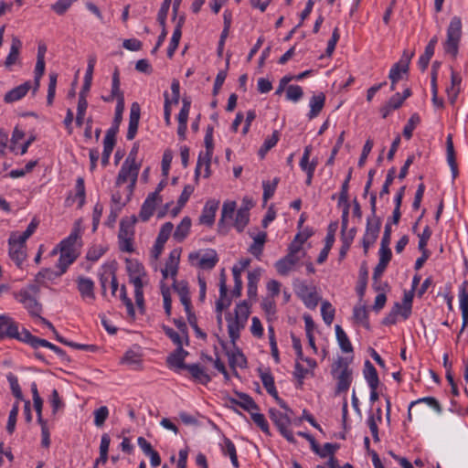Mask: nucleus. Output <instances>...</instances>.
Wrapping results in <instances>:
<instances>
[{"mask_svg":"<svg viewBox=\"0 0 468 468\" xmlns=\"http://www.w3.org/2000/svg\"><path fill=\"white\" fill-rule=\"evenodd\" d=\"M468 282L464 281L460 287L459 298H460V308L462 310L463 316V327L461 329L462 333L465 326L468 325Z\"/></svg>","mask_w":468,"mask_h":468,"instance_id":"nucleus-14","label":"nucleus"},{"mask_svg":"<svg viewBox=\"0 0 468 468\" xmlns=\"http://www.w3.org/2000/svg\"><path fill=\"white\" fill-rule=\"evenodd\" d=\"M109 416V410L106 406H101L94 411V424L101 427Z\"/></svg>","mask_w":468,"mask_h":468,"instance_id":"nucleus-50","label":"nucleus"},{"mask_svg":"<svg viewBox=\"0 0 468 468\" xmlns=\"http://www.w3.org/2000/svg\"><path fill=\"white\" fill-rule=\"evenodd\" d=\"M297 434L303 438H305L307 440V442H310L311 448L314 452H315L322 458L326 457V453H324L322 451V449L320 448V446L318 445V443L316 442V441L311 434H309L307 432H303V431H299Z\"/></svg>","mask_w":468,"mask_h":468,"instance_id":"nucleus-49","label":"nucleus"},{"mask_svg":"<svg viewBox=\"0 0 468 468\" xmlns=\"http://www.w3.org/2000/svg\"><path fill=\"white\" fill-rule=\"evenodd\" d=\"M250 307L246 301L239 303L235 308V318L241 322L247 323L250 316Z\"/></svg>","mask_w":468,"mask_h":468,"instance_id":"nucleus-45","label":"nucleus"},{"mask_svg":"<svg viewBox=\"0 0 468 468\" xmlns=\"http://www.w3.org/2000/svg\"><path fill=\"white\" fill-rule=\"evenodd\" d=\"M127 264V271L129 274L130 282L136 286L137 281H139L140 283L143 282V277L146 275L144 267L138 262L137 261H126Z\"/></svg>","mask_w":468,"mask_h":468,"instance_id":"nucleus-10","label":"nucleus"},{"mask_svg":"<svg viewBox=\"0 0 468 468\" xmlns=\"http://www.w3.org/2000/svg\"><path fill=\"white\" fill-rule=\"evenodd\" d=\"M354 319L361 323L366 328H369L367 311L365 306H356L354 308Z\"/></svg>","mask_w":468,"mask_h":468,"instance_id":"nucleus-42","label":"nucleus"},{"mask_svg":"<svg viewBox=\"0 0 468 468\" xmlns=\"http://www.w3.org/2000/svg\"><path fill=\"white\" fill-rule=\"evenodd\" d=\"M310 237V234H306V236L301 240H292L288 248V254L296 256L300 259H302L305 252L303 250V244L305 242V240Z\"/></svg>","mask_w":468,"mask_h":468,"instance_id":"nucleus-35","label":"nucleus"},{"mask_svg":"<svg viewBox=\"0 0 468 468\" xmlns=\"http://www.w3.org/2000/svg\"><path fill=\"white\" fill-rule=\"evenodd\" d=\"M116 144V133L106 132V135L103 140V152L112 154Z\"/></svg>","mask_w":468,"mask_h":468,"instance_id":"nucleus-62","label":"nucleus"},{"mask_svg":"<svg viewBox=\"0 0 468 468\" xmlns=\"http://www.w3.org/2000/svg\"><path fill=\"white\" fill-rule=\"evenodd\" d=\"M155 194H150L141 207L139 217L143 221H147L154 214L156 205Z\"/></svg>","mask_w":468,"mask_h":468,"instance_id":"nucleus-22","label":"nucleus"},{"mask_svg":"<svg viewBox=\"0 0 468 468\" xmlns=\"http://www.w3.org/2000/svg\"><path fill=\"white\" fill-rule=\"evenodd\" d=\"M236 395L239 399V406L244 410L250 413H251L252 410H259V406L250 395L242 392H236Z\"/></svg>","mask_w":468,"mask_h":468,"instance_id":"nucleus-34","label":"nucleus"},{"mask_svg":"<svg viewBox=\"0 0 468 468\" xmlns=\"http://www.w3.org/2000/svg\"><path fill=\"white\" fill-rule=\"evenodd\" d=\"M303 96L302 87L299 85H289L286 89V99L292 101H298Z\"/></svg>","mask_w":468,"mask_h":468,"instance_id":"nucleus-44","label":"nucleus"},{"mask_svg":"<svg viewBox=\"0 0 468 468\" xmlns=\"http://www.w3.org/2000/svg\"><path fill=\"white\" fill-rule=\"evenodd\" d=\"M80 238V224L75 223V227L70 235L60 241L58 244L59 251L77 253L74 248L77 239Z\"/></svg>","mask_w":468,"mask_h":468,"instance_id":"nucleus-15","label":"nucleus"},{"mask_svg":"<svg viewBox=\"0 0 468 468\" xmlns=\"http://www.w3.org/2000/svg\"><path fill=\"white\" fill-rule=\"evenodd\" d=\"M181 36H182V33H179L178 31H174L173 32V35H172V37H171V40H170V44H169V47L167 48V57L169 58H173L176 50L177 49L178 45H179V41H180V38H181Z\"/></svg>","mask_w":468,"mask_h":468,"instance_id":"nucleus-61","label":"nucleus"},{"mask_svg":"<svg viewBox=\"0 0 468 468\" xmlns=\"http://www.w3.org/2000/svg\"><path fill=\"white\" fill-rule=\"evenodd\" d=\"M260 378L261 379V382L263 384V387L266 388V390H269L275 387L274 384V378L271 375L270 369L263 371L261 368H259Z\"/></svg>","mask_w":468,"mask_h":468,"instance_id":"nucleus-54","label":"nucleus"},{"mask_svg":"<svg viewBox=\"0 0 468 468\" xmlns=\"http://www.w3.org/2000/svg\"><path fill=\"white\" fill-rule=\"evenodd\" d=\"M30 88H31L30 82L26 81L23 84L12 89L7 93H5L4 101L6 103H11V102L16 101L22 99L23 97H25L27 95V93L28 92V90H30Z\"/></svg>","mask_w":468,"mask_h":468,"instance_id":"nucleus-19","label":"nucleus"},{"mask_svg":"<svg viewBox=\"0 0 468 468\" xmlns=\"http://www.w3.org/2000/svg\"><path fill=\"white\" fill-rule=\"evenodd\" d=\"M421 402H426L428 405L433 407L438 412L441 411V407L440 403L438 402V400L435 398L426 397V398H423V399H418L416 401L411 402L410 407H409L408 420L410 421H411V420H412V416H411V409H412V407L415 406L416 404H419V403H421Z\"/></svg>","mask_w":468,"mask_h":468,"instance_id":"nucleus-38","label":"nucleus"},{"mask_svg":"<svg viewBox=\"0 0 468 468\" xmlns=\"http://www.w3.org/2000/svg\"><path fill=\"white\" fill-rule=\"evenodd\" d=\"M250 417L257 426L266 434H270L269 424L263 414L251 411Z\"/></svg>","mask_w":468,"mask_h":468,"instance_id":"nucleus-47","label":"nucleus"},{"mask_svg":"<svg viewBox=\"0 0 468 468\" xmlns=\"http://www.w3.org/2000/svg\"><path fill=\"white\" fill-rule=\"evenodd\" d=\"M364 376L370 389H377L379 385V378L375 367L369 360L365 362Z\"/></svg>","mask_w":468,"mask_h":468,"instance_id":"nucleus-24","label":"nucleus"},{"mask_svg":"<svg viewBox=\"0 0 468 468\" xmlns=\"http://www.w3.org/2000/svg\"><path fill=\"white\" fill-rule=\"evenodd\" d=\"M139 169H140V165L126 163L124 161V163L122 164V166L118 174L116 185L120 186L122 184L126 183L128 181V179H130L131 185L129 186V187L132 191L136 183Z\"/></svg>","mask_w":468,"mask_h":468,"instance_id":"nucleus-5","label":"nucleus"},{"mask_svg":"<svg viewBox=\"0 0 468 468\" xmlns=\"http://www.w3.org/2000/svg\"><path fill=\"white\" fill-rule=\"evenodd\" d=\"M228 320V333L231 343L234 347H236V341L239 338V332L246 325V323L238 320L237 318H232L230 314L227 316Z\"/></svg>","mask_w":468,"mask_h":468,"instance_id":"nucleus-16","label":"nucleus"},{"mask_svg":"<svg viewBox=\"0 0 468 468\" xmlns=\"http://www.w3.org/2000/svg\"><path fill=\"white\" fill-rule=\"evenodd\" d=\"M49 402L52 407V413L56 414L57 411L64 407V403L59 398V394L57 389H53L50 395Z\"/></svg>","mask_w":468,"mask_h":468,"instance_id":"nucleus-63","label":"nucleus"},{"mask_svg":"<svg viewBox=\"0 0 468 468\" xmlns=\"http://www.w3.org/2000/svg\"><path fill=\"white\" fill-rule=\"evenodd\" d=\"M250 207H241L236 213V218L234 220V227L237 229L239 232L243 231L244 228L247 226L250 220Z\"/></svg>","mask_w":468,"mask_h":468,"instance_id":"nucleus-28","label":"nucleus"},{"mask_svg":"<svg viewBox=\"0 0 468 468\" xmlns=\"http://www.w3.org/2000/svg\"><path fill=\"white\" fill-rule=\"evenodd\" d=\"M172 0H164L157 15V21L162 27H165V20Z\"/></svg>","mask_w":468,"mask_h":468,"instance_id":"nucleus-56","label":"nucleus"},{"mask_svg":"<svg viewBox=\"0 0 468 468\" xmlns=\"http://www.w3.org/2000/svg\"><path fill=\"white\" fill-rule=\"evenodd\" d=\"M16 299L21 303L32 316H37L40 320V312L42 305L27 291L21 290L15 294Z\"/></svg>","mask_w":468,"mask_h":468,"instance_id":"nucleus-6","label":"nucleus"},{"mask_svg":"<svg viewBox=\"0 0 468 468\" xmlns=\"http://www.w3.org/2000/svg\"><path fill=\"white\" fill-rule=\"evenodd\" d=\"M462 36V22L457 16H454L447 29V40L444 44L445 52L450 53L455 58L458 54L459 42Z\"/></svg>","mask_w":468,"mask_h":468,"instance_id":"nucleus-2","label":"nucleus"},{"mask_svg":"<svg viewBox=\"0 0 468 468\" xmlns=\"http://www.w3.org/2000/svg\"><path fill=\"white\" fill-rule=\"evenodd\" d=\"M16 323L6 315H0V339L5 336H16Z\"/></svg>","mask_w":468,"mask_h":468,"instance_id":"nucleus-20","label":"nucleus"},{"mask_svg":"<svg viewBox=\"0 0 468 468\" xmlns=\"http://www.w3.org/2000/svg\"><path fill=\"white\" fill-rule=\"evenodd\" d=\"M7 380H8V382L10 384L12 394L17 399H23L22 390H21L20 386L18 384L17 378L16 376H14L13 374H9L7 376Z\"/></svg>","mask_w":468,"mask_h":468,"instance_id":"nucleus-58","label":"nucleus"},{"mask_svg":"<svg viewBox=\"0 0 468 468\" xmlns=\"http://www.w3.org/2000/svg\"><path fill=\"white\" fill-rule=\"evenodd\" d=\"M446 153H447V162L451 167L453 179L458 176V166L455 157V151L452 142V135L450 133L447 136L446 140Z\"/></svg>","mask_w":468,"mask_h":468,"instance_id":"nucleus-21","label":"nucleus"},{"mask_svg":"<svg viewBox=\"0 0 468 468\" xmlns=\"http://www.w3.org/2000/svg\"><path fill=\"white\" fill-rule=\"evenodd\" d=\"M140 120V106L137 102H133L131 106L130 118H129V126L127 131V139L133 140L138 130Z\"/></svg>","mask_w":468,"mask_h":468,"instance_id":"nucleus-12","label":"nucleus"},{"mask_svg":"<svg viewBox=\"0 0 468 468\" xmlns=\"http://www.w3.org/2000/svg\"><path fill=\"white\" fill-rule=\"evenodd\" d=\"M9 256L16 262L17 267H21L23 261L27 258L26 248L21 245L14 244L13 242H9Z\"/></svg>","mask_w":468,"mask_h":468,"instance_id":"nucleus-25","label":"nucleus"},{"mask_svg":"<svg viewBox=\"0 0 468 468\" xmlns=\"http://www.w3.org/2000/svg\"><path fill=\"white\" fill-rule=\"evenodd\" d=\"M141 361V356L133 350H128L122 358V363L131 365H140Z\"/></svg>","mask_w":468,"mask_h":468,"instance_id":"nucleus-64","label":"nucleus"},{"mask_svg":"<svg viewBox=\"0 0 468 468\" xmlns=\"http://www.w3.org/2000/svg\"><path fill=\"white\" fill-rule=\"evenodd\" d=\"M124 111V105L117 104L115 109V115L112 121V127L107 131L112 133H118L119 127L122 120V112Z\"/></svg>","mask_w":468,"mask_h":468,"instance_id":"nucleus-43","label":"nucleus"},{"mask_svg":"<svg viewBox=\"0 0 468 468\" xmlns=\"http://www.w3.org/2000/svg\"><path fill=\"white\" fill-rule=\"evenodd\" d=\"M191 228V218L189 217H185L179 225H177L175 232L174 239L178 242H182L189 233Z\"/></svg>","mask_w":468,"mask_h":468,"instance_id":"nucleus-27","label":"nucleus"},{"mask_svg":"<svg viewBox=\"0 0 468 468\" xmlns=\"http://www.w3.org/2000/svg\"><path fill=\"white\" fill-rule=\"evenodd\" d=\"M18 410H19V405H18V402H16L13 405V407L9 412V416H8L6 431L9 434H12L16 429V418L18 415Z\"/></svg>","mask_w":468,"mask_h":468,"instance_id":"nucleus-46","label":"nucleus"},{"mask_svg":"<svg viewBox=\"0 0 468 468\" xmlns=\"http://www.w3.org/2000/svg\"><path fill=\"white\" fill-rule=\"evenodd\" d=\"M57 77L58 76L56 73L49 74V83H48V96H47L48 105H51L53 103V101L55 98Z\"/></svg>","mask_w":468,"mask_h":468,"instance_id":"nucleus-55","label":"nucleus"},{"mask_svg":"<svg viewBox=\"0 0 468 468\" xmlns=\"http://www.w3.org/2000/svg\"><path fill=\"white\" fill-rule=\"evenodd\" d=\"M77 288L83 299H95L94 282L91 279L79 276L76 280Z\"/></svg>","mask_w":468,"mask_h":468,"instance_id":"nucleus-11","label":"nucleus"},{"mask_svg":"<svg viewBox=\"0 0 468 468\" xmlns=\"http://www.w3.org/2000/svg\"><path fill=\"white\" fill-rule=\"evenodd\" d=\"M420 122V118L418 113H413L409 119L407 124L403 129V135L410 140L412 137V133L415 127Z\"/></svg>","mask_w":468,"mask_h":468,"instance_id":"nucleus-41","label":"nucleus"},{"mask_svg":"<svg viewBox=\"0 0 468 468\" xmlns=\"http://www.w3.org/2000/svg\"><path fill=\"white\" fill-rule=\"evenodd\" d=\"M182 102H183V106H182L180 112L177 116V120H178V123H186V124L191 102L187 98H184Z\"/></svg>","mask_w":468,"mask_h":468,"instance_id":"nucleus-59","label":"nucleus"},{"mask_svg":"<svg viewBox=\"0 0 468 468\" xmlns=\"http://www.w3.org/2000/svg\"><path fill=\"white\" fill-rule=\"evenodd\" d=\"M136 286H134V298L137 307L140 309L141 313L144 311V283H140L139 281L136 282Z\"/></svg>","mask_w":468,"mask_h":468,"instance_id":"nucleus-53","label":"nucleus"},{"mask_svg":"<svg viewBox=\"0 0 468 468\" xmlns=\"http://www.w3.org/2000/svg\"><path fill=\"white\" fill-rule=\"evenodd\" d=\"M335 335H336V339L338 341L341 350L345 353L353 352V346H352L346 334L345 333V331L339 324L335 325Z\"/></svg>","mask_w":468,"mask_h":468,"instance_id":"nucleus-33","label":"nucleus"},{"mask_svg":"<svg viewBox=\"0 0 468 468\" xmlns=\"http://www.w3.org/2000/svg\"><path fill=\"white\" fill-rule=\"evenodd\" d=\"M395 174H396L395 167H392L388 171L385 183H384L382 189L379 193L380 197H382L385 195H388L389 193V186L392 185V183L395 179Z\"/></svg>","mask_w":468,"mask_h":468,"instance_id":"nucleus-60","label":"nucleus"},{"mask_svg":"<svg viewBox=\"0 0 468 468\" xmlns=\"http://www.w3.org/2000/svg\"><path fill=\"white\" fill-rule=\"evenodd\" d=\"M21 46H22L21 41L16 37H14L12 38L10 52L5 61V66L6 68H10L12 65L16 64V61L18 60Z\"/></svg>","mask_w":468,"mask_h":468,"instance_id":"nucleus-26","label":"nucleus"},{"mask_svg":"<svg viewBox=\"0 0 468 468\" xmlns=\"http://www.w3.org/2000/svg\"><path fill=\"white\" fill-rule=\"evenodd\" d=\"M267 233L264 231L259 232L253 238L254 242L250 245L249 251L256 258H260L262 253L264 243L266 242Z\"/></svg>","mask_w":468,"mask_h":468,"instance_id":"nucleus-30","label":"nucleus"},{"mask_svg":"<svg viewBox=\"0 0 468 468\" xmlns=\"http://www.w3.org/2000/svg\"><path fill=\"white\" fill-rule=\"evenodd\" d=\"M300 260V258L287 253L275 263L276 270L281 275H287Z\"/></svg>","mask_w":468,"mask_h":468,"instance_id":"nucleus-18","label":"nucleus"},{"mask_svg":"<svg viewBox=\"0 0 468 468\" xmlns=\"http://www.w3.org/2000/svg\"><path fill=\"white\" fill-rule=\"evenodd\" d=\"M218 261V257L214 250H209L204 256L199 259L198 267L204 270L213 269Z\"/></svg>","mask_w":468,"mask_h":468,"instance_id":"nucleus-29","label":"nucleus"},{"mask_svg":"<svg viewBox=\"0 0 468 468\" xmlns=\"http://www.w3.org/2000/svg\"><path fill=\"white\" fill-rule=\"evenodd\" d=\"M269 415L271 420L276 425L282 435L290 442L294 443L295 439L289 426L291 425V418L286 414L282 413L275 409H270Z\"/></svg>","mask_w":468,"mask_h":468,"instance_id":"nucleus-4","label":"nucleus"},{"mask_svg":"<svg viewBox=\"0 0 468 468\" xmlns=\"http://www.w3.org/2000/svg\"><path fill=\"white\" fill-rule=\"evenodd\" d=\"M321 314L324 322L327 325H331L335 318V308L328 301H324L322 303Z\"/></svg>","mask_w":468,"mask_h":468,"instance_id":"nucleus-39","label":"nucleus"},{"mask_svg":"<svg viewBox=\"0 0 468 468\" xmlns=\"http://www.w3.org/2000/svg\"><path fill=\"white\" fill-rule=\"evenodd\" d=\"M60 256L57 263V268L60 271V273H65L70 264H72L78 258V253H70L59 251Z\"/></svg>","mask_w":468,"mask_h":468,"instance_id":"nucleus-32","label":"nucleus"},{"mask_svg":"<svg viewBox=\"0 0 468 468\" xmlns=\"http://www.w3.org/2000/svg\"><path fill=\"white\" fill-rule=\"evenodd\" d=\"M172 287L180 297V301L185 307L186 312H189L192 310L190 292L188 288V283L186 281H176L173 282Z\"/></svg>","mask_w":468,"mask_h":468,"instance_id":"nucleus-7","label":"nucleus"},{"mask_svg":"<svg viewBox=\"0 0 468 468\" xmlns=\"http://www.w3.org/2000/svg\"><path fill=\"white\" fill-rule=\"evenodd\" d=\"M236 207L237 206L235 201H227L223 204L221 218L218 224L219 233H227L226 221L233 218Z\"/></svg>","mask_w":468,"mask_h":468,"instance_id":"nucleus-13","label":"nucleus"},{"mask_svg":"<svg viewBox=\"0 0 468 468\" xmlns=\"http://www.w3.org/2000/svg\"><path fill=\"white\" fill-rule=\"evenodd\" d=\"M332 374L337 380L335 394L346 392L353 380V371L348 367L347 361L343 357L333 364Z\"/></svg>","mask_w":468,"mask_h":468,"instance_id":"nucleus-1","label":"nucleus"},{"mask_svg":"<svg viewBox=\"0 0 468 468\" xmlns=\"http://www.w3.org/2000/svg\"><path fill=\"white\" fill-rule=\"evenodd\" d=\"M225 454H228L231 460V463L235 468L239 467V462L237 457L236 447L229 439H225Z\"/></svg>","mask_w":468,"mask_h":468,"instance_id":"nucleus-48","label":"nucleus"},{"mask_svg":"<svg viewBox=\"0 0 468 468\" xmlns=\"http://www.w3.org/2000/svg\"><path fill=\"white\" fill-rule=\"evenodd\" d=\"M137 222L136 216L122 218L120 222V230L118 238L122 239H133L134 236V224Z\"/></svg>","mask_w":468,"mask_h":468,"instance_id":"nucleus-17","label":"nucleus"},{"mask_svg":"<svg viewBox=\"0 0 468 468\" xmlns=\"http://www.w3.org/2000/svg\"><path fill=\"white\" fill-rule=\"evenodd\" d=\"M229 358V365L230 367H246L247 366V359L243 353L236 347V351L233 353H227Z\"/></svg>","mask_w":468,"mask_h":468,"instance_id":"nucleus-36","label":"nucleus"},{"mask_svg":"<svg viewBox=\"0 0 468 468\" xmlns=\"http://www.w3.org/2000/svg\"><path fill=\"white\" fill-rule=\"evenodd\" d=\"M218 206L219 201L215 199L207 200L199 218V222L201 224L211 227L214 224L215 215Z\"/></svg>","mask_w":468,"mask_h":468,"instance_id":"nucleus-8","label":"nucleus"},{"mask_svg":"<svg viewBox=\"0 0 468 468\" xmlns=\"http://www.w3.org/2000/svg\"><path fill=\"white\" fill-rule=\"evenodd\" d=\"M174 229V225L171 222L165 223L158 233L156 239L159 240L160 243H165L169 239Z\"/></svg>","mask_w":468,"mask_h":468,"instance_id":"nucleus-57","label":"nucleus"},{"mask_svg":"<svg viewBox=\"0 0 468 468\" xmlns=\"http://www.w3.org/2000/svg\"><path fill=\"white\" fill-rule=\"evenodd\" d=\"M293 287L296 295L303 302L306 307L314 309L317 306L320 297L316 292L315 287H309L305 282L299 279L293 282Z\"/></svg>","mask_w":468,"mask_h":468,"instance_id":"nucleus-3","label":"nucleus"},{"mask_svg":"<svg viewBox=\"0 0 468 468\" xmlns=\"http://www.w3.org/2000/svg\"><path fill=\"white\" fill-rule=\"evenodd\" d=\"M229 55L228 56L227 58V61H226V69H223V70H220L217 77H216V80H215V82H214V87H213V95L216 96L218 94L226 78H227V75H228V69H229Z\"/></svg>","mask_w":468,"mask_h":468,"instance_id":"nucleus-40","label":"nucleus"},{"mask_svg":"<svg viewBox=\"0 0 468 468\" xmlns=\"http://www.w3.org/2000/svg\"><path fill=\"white\" fill-rule=\"evenodd\" d=\"M381 227V219L378 217L368 218L367 220L366 233L369 236L378 238Z\"/></svg>","mask_w":468,"mask_h":468,"instance_id":"nucleus-37","label":"nucleus"},{"mask_svg":"<svg viewBox=\"0 0 468 468\" xmlns=\"http://www.w3.org/2000/svg\"><path fill=\"white\" fill-rule=\"evenodd\" d=\"M167 367L179 373L181 370L186 369L188 364H186L184 359L179 356L177 352L175 350L166 357Z\"/></svg>","mask_w":468,"mask_h":468,"instance_id":"nucleus-31","label":"nucleus"},{"mask_svg":"<svg viewBox=\"0 0 468 468\" xmlns=\"http://www.w3.org/2000/svg\"><path fill=\"white\" fill-rule=\"evenodd\" d=\"M325 103V95L323 92L314 95L310 100L309 119H314L319 115Z\"/></svg>","mask_w":468,"mask_h":468,"instance_id":"nucleus-23","label":"nucleus"},{"mask_svg":"<svg viewBox=\"0 0 468 468\" xmlns=\"http://www.w3.org/2000/svg\"><path fill=\"white\" fill-rule=\"evenodd\" d=\"M279 183V178H274L271 183L269 181H264L262 183L263 186V200L266 202L268 199H270L275 192L276 186Z\"/></svg>","mask_w":468,"mask_h":468,"instance_id":"nucleus-51","label":"nucleus"},{"mask_svg":"<svg viewBox=\"0 0 468 468\" xmlns=\"http://www.w3.org/2000/svg\"><path fill=\"white\" fill-rule=\"evenodd\" d=\"M106 251V248L101 245H94L89 249L86 258L88 261H98Z\"/></svg>","mask_w":468,"mask_h":468,"instance_id":"nucleus-52","label":"nucleus"},{"mask_svg":"<svg viewBox=\"0 0 468 468\" xmlns=\"http://www.w3.org/2000/svg\"><path fill=\"white\" fill-rule=\"evenodd\" d=\"M185 370L188 371L190 378L193 379V381L197 383L206 386L212 379L210 375L207 374L205 368L201 367L199 364H188Z\"/></svg>","mask_w":468,"mask_h":468,"instance_id":"nucleus-9","label":"nucleus"}]
</instances>
